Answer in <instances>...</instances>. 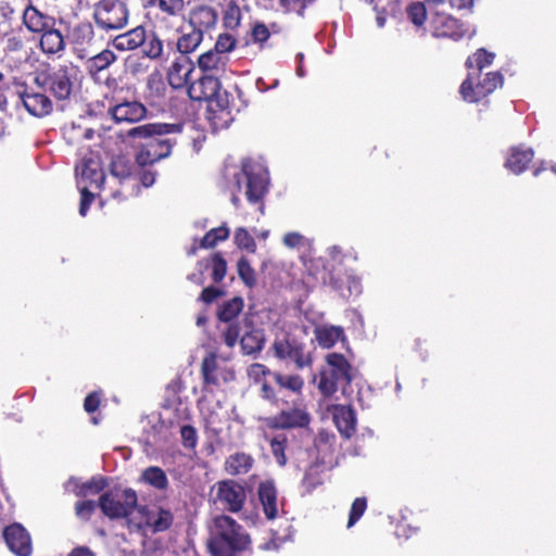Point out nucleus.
<instances>
[{"label":"nucleus","mask_w":556,"mask_h":556,"mask_svg":"<svg viewBox=\"0 0 556 556\" xmlns=\"http://www.w3.org/2000/svg\"><path fill=\"white\" fill-rule=\"evenodd\" d=\"M270 374V370L263 364L254 363L248 368V377L258 383Z\"/></svg>","instance_id":"4d7b16f0"},{"label":"nucleus","mask_w":556,"mask_h":556,"mask_svg":"<svg viewBox=\"0 0 556 556\" xmlns=\"http://www.w3.org/2000/svg\"><path fill=\"white\" fill-rule=\"evenodd\" d=\"M280 1H281V5L287 11H294L299 15L302 16L304 14L306 5L308 3H311L313 0H280Z\"/></svg>","instance_id":"052dcab7"},{"label":"nucleus","mask_w":556,"mask_h":556,"mask_svg":"<svg viewBox=\"0 0 556 556\" xmlns=\"http://www.w3.org/2000/svg\"><path fill=\"white\" fill-rule=\"evenodd\" d=\"M352 381V366L344 355L339 353H329L326 356V365L318 375L317 388L319 392L329 397L333 395L339 388H344Z\"/></svg>","instance_id":"39448f33"},{"label":"nucleus","mask_w":556,"mask_h":556,"mask_svg":"<svg viewBox=\"0 0 556 556\" xmlns=\"http://www.w3.org/2000/svg\"><path fill=\"white\" fill-rule=\"evenodd\" d=\"M236 45L237 40L231 34L223 33L217 37L213 49L218 53L226 55V53L232 51L236 48Z\"/></svg>","instance_id":"3c124183"},{"label":"nucleus","mask_w":556,"mask_h":556,"mask_svg":"<svg viewBox=\"0 0 556 556\" xmlns=\"http://www.w3.org/2000/svg\"><path fill=\"white\" fill-rule=\"evenodd\" d=\"M141 480L157 490H165L168 486V479L165 471L156 466L144 469L141 475Z\"/></svg>","instance_id":"f704fd0d"},{"label":"nucleus","mask_w":556,"mask_h":556,"mask_svg":"<svg viewBox=\"0 0 556 556\" xmlns=\"http://www.w3.org/2000/svg\"><path fill=\"white\" fill-rule=\"evenodd\" d=\"M208 262L212 267V278L215 282H220L227 273V263L220 253H215Z\"/></svg>","instance_id":"49530a36"},{"label":"nucleus","mask_w":556,"mask_h":556,"mask_svg":"<svg viewBox=\"0 0 556 556\" xmlns=\"http://www.w3.org/2000/svg\"><path fill=\"white\" fill-rule=\"evenodd\" d=\"M214 489L215 503L223 506L225 510L230 513H239L245 503L247 492L242 484L235 480L218 481Z\"/></svg>","instance_id":"f8f14e48"},{"label":"nucleus","mask_w":556,"mask_h":556,"mask_svg":"<svg viewBox=\"0 0 556 556\" xmlns=\"http://www.w3.org/2000/svg\"><path fill=\"white\" fill-rule=\"evenodd\" d=\"M146 34L147 31L143 26H137L115 36L109 45L118 51H132L144 43Z\"/></svg>","instance_id":"393cba45"},{"label":"nucleus","mask_w":556,"mask_h":556,"mask_svg":"<svg viewBox=\"0 0 556 556\" xmlns=\"http://www.w3.org/2000/svg\"><path fill=\"white\" fill-rule=\"evenodd\" d=\"M257 496L266 518L268 520L277 518L281 505L278 503V492L275 483L270 480L261 482L257 488Z\"/></svg>","instance_id":"6ab92c4d"},{"label":"nucleus","mask_w":556,"mask_h":556,"mask_svg":"<svg viewBox=\"0 0 556 556\" xmlns=\"http://www.w3.org/2000/svg\"><path fill=\"white\" fill-rule=\"evenodd\" d=\"M131 164L129 161L124 157H117L111 163V173L114 177L119 178L121 180L130 177L131 175Z\"/></svg>","instance_id":"8fccbe9b"},{"label":"nucleus","mask_w":556,"mask_h":556,"mask_svg":"<svg viewBox=\"0 0 556 556\" xmlns=\"http://www.w3.org/2000/svg\"><path fill=\"white\" fill-rule=\"evenodd\" d=\"M3 539L9 549L16 556H30L31 540L28 532L20 523H13L3 530Z\"/></svg>","instance_id":"f3484780"},{"label":"nucleus","mask_w":556,"mask_h":556,"mask_svg":"<svg viewBox=\"0 0 556 556\" xmlns=\"http://www.w3.org/2000/svg\"><path fill=\"white\" fill-rule=\"evenodd\" d=\"M289 358L292 359L300 369L312 364V358L308 355H305L304 346L301 343L296 345Z\"/></svg>","instance_id":"6e6d98bb"},{"label":"nucleus","mask_w":556,"mask_h":556,"mask_svg":"<svg viewBox=\"0 0 556 556\" xmlns=\"http://www.w3.org/2000/svg\"><path fill=\"white\" fill-rule=\"evenodd\" d=\"M99 506L111 519L127 518L137 508V493L132 489L109 491L100 496Z\"/></svg>","instance_id":"1a4fd4ad"},{"label":"nucleus","mask_w":556,"mask_h":556,"mask_svg":"<svg viewBox=\"0 0 556 556\" xmlns=\"http://www.w3.org/2000/svg\"><path fill=\"white\" fill-rule=\"evenodd\" d=\"M129 15L128 5L123 0H99L92 5V21L104 33L125 28Z\"/></svg>","instance_id":"423d86ee"},{"label":"nucleus","mask_w":556,"mask_h":556,"mask_svg":"<svg viewBox=\"0 0 556 556\" xmlns=\"http://www.w3.org/2000/svg\"><path fill=\"white\" fill-rule=\"evenodd\" d=\"M249 544V535L233 518L227 515L214 518L207 544L212 556H236L237 552L245 549Z\"/></svg>","instance_id":"f03ea898"},{"label":"nucleus","mask_w":556,"mask_h":556,"mask_svg":"<svg viewBox=\"0 0 556 556\" xmlns=\"http://www.w3.org/2000/svg\"><path fill=\"white\" fill-rule=\"evenodd\" d=\"M241 20L242 13L238 0H226V7L223 13V24L225 28H238L241 24Z\"/></svg>","instance_id":"e433bc0d"},{"label":"nucleus","mask_w":556,"mask_h":556,"mask_svg":"<svg viewBox=\"0 0 556 556\" xmlns=\"http://www.w3.org/2000/svg\"><path fill=\"white\" fill-rule=\"evenodd\" d=\"M193 72V63L188 56L181 55L175 59L167 71V81L174 89L185 87Z\"/></svg>","instance_id":"4be33fe9"},{"label":"nucleus","mask_w":556,"mask_h":556,"mask_svg":"<svg viewBox=\"0 0 556 556\" xmlns=\"http://www.w3.org/2000/svg\"><path fill=\"white\" fill-rule=\"evenodd\" d=\"M287 442V437L285 434H277L270 440L271 453L277 464L281 467L287 464V457L285 454Z\"/></svg>","instance_id":"37998d69"},{"label":"nucleus","mask_w":556,"mask_h":556,"mask_svg":"<svg viewBox=\"0 0 556 556\" xmlns=\"http://www.w3.org/2000/svg\"><path fill=\"white\" fill-rule=\"evenodd\" d=\"M319 483L320 479L314 472H305L302 485L305 488L306 492H312Z\"/></svg>","instance_id":"338daca9"},{"label":"nucleus","mask_w":556,"mask_h":556,"mask_svg":"<svg viewBox=\"0 0 556 556\" xmlns=\"http://www.w3.org/2000/svg\"><path fill=\"white\" fill-rule=\"evenodd\" d=\"M208 110H220L225 109V111H231L229 106L228 93L226 91L217 92L216 97L210 99L208 101Z\"/></svg>","instance_id":"13d9d810"},{"label":"nucleus","mask_w":556,"mask_h":556,"mask_svg":"<svg viewBox=\"0 0 556 556\" xmlns=\"http://www.w3.org/2000/svg\"><path fill=\"white\" fill-rule=\"evenodd\" d=\"M333 421L344 438H351L356 431L355 412L350 406H337L333 412Z\"/></svg>","instance_id":"a878e982"},{"label":"nucleus","mask_w":556,"mask_h":556,"mask_svg":"<svg viewBox=\"0 0 556 556\" xmlns=\"http://www.w3.org/2000/svg\"><path fill=\"white\" fill-rule=\"evenodd\" d=\"M298 344L296 341L290 340L287 337L276 338L271 349L277 358L286 359L290 357Z\"/></svg>","instance_id":"a19ab883"},{"label":"nucleus","mask_w":556,"mask_h":556,"mask_svg":"<svg viewBox=\"0 0 556 556\" xmlns=\"http://www.w3.org/2000/svg\"><path fill=\"white\" fill-rule=\"evenodd\" d=\"M495 54L485 49H478L466 61V66L470 72L482 73V70L490 66L494 61Z\"/></svg>","instance_id":"c9c22d12"},{"label":"nucleus","mask_w":556,"mask_h":556,"mask_svg":"<svg viewBox=\"0 0 556 556\" xmlns=\"http://www.w3.org/2000/svg\"><path fill=\"white\" fill-rule=\"evenodd\" d=\"M22 24L29 33L39 35L50 26H55L56 18L28 0L22 12Z\"/></svg>","instance_id":"dca6fc26"},{"label":"nucleus","mask_w":556,"mask_h":556,"mask_svg":"<svg viewBox=\"0 0 556 556\" xmlns=\"http://www.w3.org/2000/svg\"><path fill=\"white\" fill-rule=\"evenodd\" d=\"M39 48L48 56L61 55L66 48V40L60 29L50 26L40 33Z\"/></svg>","instance_id":"b1692460"},{"label":"nucleus","mask_w":556,"mask_h":556,"mask_svg":"<svg viewBox=\"0 0 556 556\" xmlns=\"http://www.w3.org/2000/svg\"><path fill=\"white\" fill-rule=\"evenodd\" d=\"M204 34L194 27L187 26L177 39V50L185 56L197 50L203 41Z\"/></svg>","instance_id":"7c9ffc66"},{"label":"nucleus","mask_w":556,"mask_h":556,"mask_svg":"<svg viewBox=\"0 0 556 556\" xmlns=\"http://www.w3.org/2000/svg\"><path fill=\"white\" fill-rule=\"evenodd\" d=\"M503 81L500 72H489L483 76L482 73L469 72L460 85L459 92L465 101L473 103L491 94L503 85Z\"/></svg>","instance_id":"6e6552de"},{"label":"nucleus","mask_w":556,"mask_h":556,"mask_svg":"<svg viewBox=\"0 0 556 556\" xmlns=\"http://www.w3.org/2000/svg\"><path fill=\"white\" fill-rule=\"evenodd\" d=\"M233 177L236 190L232 191L231 203L236 207L240 204V198L237 192L241 191L243 184H245V195L250 203H257L267 192L268 170L258 162H253L252 160L243 161L241 172L235 174Z\"/></svg>","instance_id":"7ed1b4c3"},{"label":"nucleus","mask_w":556,"mask_h":556,"mask_svg":"<svg viewBox=\"0 0 556 556\" xmlns=\"http://www.w3.org/2000/svg\"><path fill=\"white\" fill-rule=\"evenodd\" d=\"M199 273H192L188 275V280L198 285L202 286L204 283V277H203V270L208 268V262L207 261H200L197 265Z\"/></svg>","instance_id":"e2e57ef3"},{"label":"nucleus","mask_w":556,"mask_h":556,"mask_svg":"<svg viewBox=\"0 0 556 556\" xmlns=\"http://www.w3.org/2000/svg\"><path fill=\"white\" fill-rule=\"evenodd\" d=\"M182 128V123H149L129 129V138L147 140L136 154L137 164L144 167L168 157L176 144V140L168 136L181 134Z\"/></svg>","instance_id":"f257e3e1"},{"label":"nucleus","mask_w":556,"mask_h":556,"mask_svg":"<svg viewBox=\"0 0 556 556\" xmlns=\"http://www.w3.org/2000/svg\"><path fill=\"white\" fill-rule=\"evenodd\" d=\"M147 108L139 101H122L110 103L108 115L116 123L134 124L147 116Z\"/></svg>","instance_id":"2eb2a0df"},{"label":"nucleus","mask_w":556,"mask_h":556,"mask_svg":"<svg viewBox=\"0 0 556 556\" xmlns=\"http://www.w3.org/2000/svg\"><path fill=\"white\" fill-rule=\"evenodd\" d=\"M229 237V229L226 226H220L217 228L211 229L206 235L202 238L200 247L207 249L215 247L219 241H224Z\"/></svg>","instance_id":"79ce46f5"},{"label":"nucleus","mask_w":556,"mask_h":556,"mask_svg":"<svg viewBox=\"0 0 556 556\" xmlns=\"http://www.w3.org/2000/svg\"><path fill=\"white\" fill-rule=\"evenodd\" d=\"M220 90V81L215 75L205 74L189 85L188 94L193 101H208Z\"/></svg>","instance_id":"a211bd4d"},{"label":"nucleus","mask_w":556,"mask_h":556,"mask_svg":"<svg viewBox=\"0 0 556 556\" xmlns=\"http://www.w3.org/2000/svg\"><path fill=\"white\" fill-rule=\"evenodd\" d=\"M15 16L14 3L0 0V37L9 36Z\"/></svg>","instance_id":"4c0bfd02"},{"label":"nucleus","mask_w":556,"mask_h":556,"mask_svg":"<svg viewBox=\"0 0 556 556\" xmlns=\"http://www.w3.org/2000/svg\"><path fill=\"white\" fill-rule=\"evenodd\" d=\"M141 48L142 54L152 61H159L164 55V42L155 31L146 34V40Z\"/></svg>","instance_id":"473e14b6"},{"label":"nucleus","mask_w":556,"mask_h":556,"mask_svg":"<svg viewBox=\"0 0 556 556\" xmlns=\"http://www.w3.org/2000/svg\"><path fill=\"white\" fill-rule=\"evenodd\" d=\"M75 172L77 185L81 193L79 214L86 216L93 201V194L89 191V188L100 189L104 184V173L99 161L92 157L83 159L76 165Z\"/></svg>","instance_id":"0eeeda50"},{"label":"nucleus","mask_w":556,"mask_h":556,"mask_svg":"<svg viewBox=\"0 0 556 556\" xmlns=\"http://www.w3.org/2000/svg\"><path fill=\"white\" fill-rule=\"evenodd\" d=\"M227 62V55H223L214 49H210L198 58L197 64L202 72L215 75L225 71Z\"/></svg>","instance_id":"bb28decb"},{"label":"nucleus","mask_w":556,"mask_h":556,"mask_svg":"<svg viewBox=\"0 0 556 556\" xmlns=\"http://www.w3.org/2000/svg\"><path fill=\"white\" fill-rule=\"evenodd\" d=\"M238 275L241 280L248 286L253 287L256 282L255 271L252 268L249 260L247 257H241L238 261Z\"/></svg>","instance_id":"de8ad7c7"},{"label":"nucleus","mask_w":556,"mask_h":556,"mask_svg":"<svg viewBox=\"0 0 556 556\" xmlns=\"http://www.w3.org/2000/svg\"><path fill=\"white\" fill-rule=\"evenodd\" d=\"M223 294V291L215 288V287H207V288H204L200 294V300L203 301L204 303H212L213 301H215L217 298H219L220 295Z\"/></svg>","instance_id":"0e129e2a"},{"label":"nucleus","mask_w":556,"mask_h":556,"mask_svg":"<svg viewBox=\"0 0 556 556\" xmlns=\"http://www.w3.org/2000/svg\"><path fill=\"white\" fill-rule=\"evenodd\" d=\"M78 68L72 63L60 64L40 71L35 76V84L43 91H49L59 100L68 99L75 83Z\"/></svg>","instance_id":"20e7f679"},{"label":"nucleus","mask_w":556,"mask_h":556,"mask_svg":"<svg viewBox=\"0 0 556 556\" xmlns=\"http://www.w3.org/2000/svg\"><path fill=\"white\" fill-rule=\"evenodd\" d=\"M244 307V301L241 296H235L230 300L222 303L217 311V317L220 321L227 323L228 326L222 332L225 344L229 348H233L240 337V326L232 323L235 318L239 316Z\"/></svg>","instance_id":"9b49d317"},{"label":"nucleus","mask_w":556,"mask_h":556,"mask_svg":"<svg viewBox=\"0 0 556 556\" xmlns=\"http://www.w3.org/2000/svg\"><path fill=\"white\" fill-rule=\"evenodd\" d=\"M233 240L239 249H244L249 252H254L256 249V243L253 237L245 228H238L235 231Z\"/></svg>","instance_id":"09e8293b"},{"label":"nucleus","mask_w":556,"mask_h":556,"mask_svg":"<svg viewBox=\"0 0 556 556\" xmlns=\"http://www.w3.org/2000/svg\"><path fill=\"white\" fill-rule=\"evenodd\" d=\"M106 483L103 478H92L90 481L81 485L78 494L87 496L89 494H97L105 488Z\"/></svg>","instance_id":"5fc2aeb1"},{"label":"nucleus","mask_w":556,"mask_h":556,"mask_svg":"<svg viewBox=\"0 0 556 556\" xmlns=\"http://www.w3.org/2000/svg\"><path fill=\"white\" fill-rule=\"evenodd\" d=\"M408 20L416 26L422 27L427 20V9L422 2H413L406 9Z\"/></svg>","instance_id":"c03bdc74"},{"label":"nucleus","mask_w":556,"mask_h":556,"mask_svg":"<svg viewBox=\"0 0 556 556\" xmlns=\"http://www.w3.org/2000/svg\"><path fill=\"white\" fill-rule=\"evenodd\" d=\"M311 421L309 414L302 405H295L290 409H282L279 414L266 419V425L271 429H293L306 427Z\"/></svg>","instance_id":"4468645a"},{"label":"nucleus","mask_w":556,"mask_h":556,"mask_svg":"<svg viewBox=\"0 0 556 556\" xmlns=\"http://www.w3.org/2000/svg\"><path fill=\"white\" fill-rule=\"evenodd\" d=\"M189 0H159L155 9L159 23L168 27L174 20L184 16Z\"/></svg>","instance_id":"5701e85b"},{"label":"nucleus","mask_w":556,"mask_h":556,"mask_svg":"<svg viewBox=\"0 0 556 556\" xmlns=\"http://www.w3.org/2000/svg\"><path fill=\"white\" fill-rule=\"evenodd\" d=\"M182 445L186 448H194L198 443V434L194 427L185 425L180 428Z\"/></svg>","instance_id":"864d4df0"},{"label":"nucleus","mask_w":556,"mask_h":556,"mask_svg":"<svg viewBox=\"0 0 556 556\" xmlns=\"http://www.w3.org/2000/svg\"><path fill=\"white\" fill-rule=\"evenodd\" d=\"M342 334V329L336 326L319 327L315 330L318 344L325 349L332 348L340 340Z\"/></svg>","instance_id":"72a5a7b5"},{"label":"nucleus","mask_w":556,"mask_h":556,"mask_svg":"<svg viewBox=\"0 0 556 556\" xmlns=\"http://www.w3.org/2000/svg\"><path fill=\"white\" fill-rule=\"evenodd\" d=\"M253 458L245 453H235L230 455L225 463L226 471L231 476L244 475L253 466Z\"/></svg>","instance_id":"2f4dec72"},{"label":"nucleus","mask_w":556,"mask_h":556,"mask_svg":"<svg viewBox=\"0 0 556 556\" xmlns=\"http://www.w3.org/2000/svg\"><path fill=\"white\" fill-rule=\"evenodd\" d=\"M67 41L79 60H85L99 49L94 27L90 22L75 24L68 30Z\"/></svg>","instance_id":"9d476101"},{"label":"nucleus","mask_w":556,"mask_h":556,"mask_svg":"<svg viewBox=\"0 0 556 556\" xmlns=\"http://www.w3.org/2000/svg\"><path fill=\"white\" fill-rule=\"evenodd\" d=\"M208 119L214 131L228 128L233 121L231 111L220 110H208Z\"/></svg>","instance_id":"ea45409f"},{"label":"nucleus","mask_w":556,"mask_h":556,"mask_svg":"<svg viewBox=\"0 0 556 556\" xmlns=\"http://www.w3.org/2000/svg\"><path fill=\"white\" fill-rule=\"evenodd\" d=\"M534 152L532 149L514 147L509 150L505 162V167L514 174H520L527 169L529 163L533 160Z\"/></svg>","instance_id":"cd10ccee"},{"label":"nucleus","mask_w":556,"mask_h":556,"mask_svg":"<svg viewBox=\"0 0 556 556\" xmlns=\"http://www.w3.org/2000/svg\"><path fill=\"white\" fill-rule=\"evenodd\" d=\"M266 343V336L263 329L253 328L247 331L240 340L241 350L247 355H258Z\"/></svg>","instance_id":"c756f323"},{"label":"nucleus","mask_w":556,"mask_h":556,"mask_svg":"<svg viewBox=\"0 0 556 556\" xmlns=\"http://www.w3.org/2000/svg\"><path fill=\"white\" fill-rule=\"evenodd\" d=\"M252 39L256 43H264L270 36L269 27L264 23H256L252 28Z\"/></svg>","instance_id":"bf43d9fd"},{"label":"nucleus","mask_w":556,"mask_h":556,"mask_svg":"<svg viewBox=\"0 0 556 556\" xmlns=\"http://www.w3.org/2000/svg\"><path fill=\"white\" fill-rule=\"evenodd\" d=\"M366 507L367 501L365 497H357L354 500L350 510L348 528L353 527L361 519L366 510Z\"/></svg>","instance_id":"603ef678"},{"label":"nucleus","mask_w":556,"mask_h":556,"mask_svg":"<svg viewBox=\"0 0 556 556\" xmlns=\"http://www.w3.org/2000/svg\"><path fill=\"white\" fill-rule=\"evenodd\" d=\"M273 376L279 387L290 390L296 394H302L304 379L301 376L282 375L280 372H274Z\"/></svg>","instance_id":"58836bf2"},{"label":"nucleus","mask_w":556,"mask_h":556,"mask_svg":"<svg viewBox=\"0 0 556 556\" xmlns=\"http://www.w3.org/2000/svg\"><path fill=\"white\" fill-rule=\"evenodd\" d=\"M100 405V395L97 392L88 394L84 402V408L87 413H93Z\"/></svg>","instance_id":"69168bd1"},{"label":"nucleus","mask_w":556,"mask_h":556,"mask_svg":"<svg viewBox=\"0 0 556 556\" xmlns=\"http://www.w3.org/2000/svg\"><path fill=\"white\" fill-rule=\"evenodd\" d=\"M202 375L206 384H217L218 379L216 376L217 362L214 355L206 356L202 362Z\"/></svg>","instance_id":"a18cd8bd"},{"label":"nucleus","mask_w":556,"mask_h":556,"mask_svg":"<svg viewBox=\"0 0 556 556\" xmlns=\"http://www.w3.org/2000/svg\"><path fill=\"white\" fill-rule=\"evenodd\" d=\"M21 101L29 114L36 117H43L52 112V102L42 92L25 89L20 92Z\"/></svg>","instance_id":"aec40b11"},{"label":"nucleus","mask_w":556,"mask_h":556,"mask_svg":"<svg viewBox=\"0 0 556 556\" xmlns=\"http://www.w3.org/2000/svg\"><path fill=\"white\" fill-rule=\"evenodd\" d=\"M96 506L97 504L93 501L78 502L75 507L76 514L81 519H89L94 511Z\"/></svg>","instance_id":"680f3d73"},{"label":"nucleus","mask_w":556,"mask_h":556,"mask_svg":"<svg viewBox=\"0 0 556 556\" xmlns=\"http://www.w3.org/2000/svg\"><path fill=\"white\" fill-rule=\"evenodd\" d=\"M217 21V11L210 5L201 4L190 12L188 26L201 30L202 34H206L216 27Z\"/></svg>","instance_id":"412c9836"},{"label":"nucleus","mask_w":556,"mask_h":556,"mask_svg":"<svg viewBox=\"0 0 556 556\" xmlns=\"http://www.w3.org/2000/svg\"><path fill=\"white\" fill-rule=\"evenodd\" d=\"M139 513L142 520L137 525L139 529H149L152 533L168 530L174 522V515L170 509L161 506L141 507Z\"/></svg>","instance_id":"ddd939ff"},{"label":"nucleus","mask_w":556,"mask_h":556,"mask_svg":"<svg viewBox=\"0 0 556 556\" xmlns=\"http://www.w3.org/2000/svg\"><path fill=\"white\" fill-rule=\"evenodd\" d=\"M86 60V70L90 76H96L100 72L109 68L117 60V55L109 48L99 52H93Z\"/></svg>","instance_id":"c85d7f7f"},{"label":"nucleus","mask_w":556,"mask_h":556,"mask_svg":"<svg viewBox=\"0 0 556 556\" xmlns=\"http://www.w3.org/2000/svg\"><path fill=\"white\" fill-rule=\"evenodd\" d=\"M303 242V236L299 232H288L283 237V243L288 248H298Z\"/></svg>","instance_id":"774afa93"}]
</instances>
